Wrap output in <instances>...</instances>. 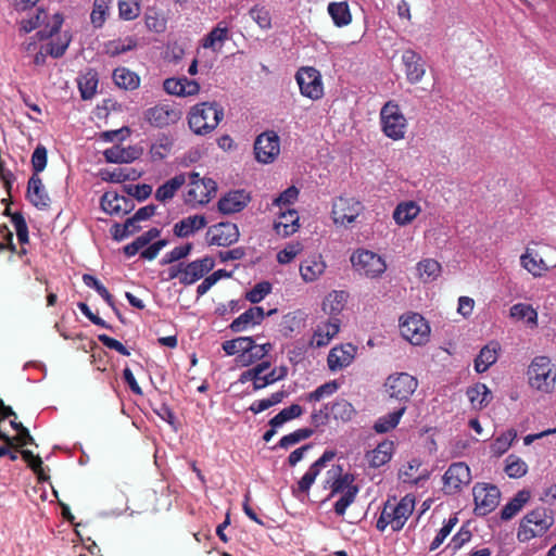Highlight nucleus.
I'll use <instances>...</instances> for the list:
<instances>
[{"label":"nucleus","instance_id":"1","mask_svg":"<svg viewBox=\"0 0 556 556\" xmlns=\"http://www.w3.org/2000/svg\"><path fill=\"white\" fill-rule=\"evenodd\" d=\"M224 118V108L216 101L201 102L193 105L188 113L190 130L198 136L212 132Z\"/></svg>","mask_w":556,"mask_h":556},{"label":"nucleus","instance_id":"2","mask_svg":"<svg viewBox=\"0 0 556 556\" xmlns=\"http://www.w3.org/2000/svg\"><path fill=\"white\" fill-rule=\"evenodd\" d=\"M415 509V497L405 495L399 502L388 500L377 520L376 528L383 532L388 526L394 532L401 531Z\"/></svg>","mask_w":556,"mask_h":556},{"label":"nucleus","instance_id":"3","mask_svg":"<svg viewBox=\"0 0 556 556\" xmlns=\"http://www.w3.org/2000/svg\"><path fill=\"white\" fill-rule=\"evenodd\" d=\"M328 473L330 475L327 479V483L330 484V496L341 494L340 498L334 503V513L338 516H343L346 508L355 501L358 488L354 484V477L352 475H342L340 466L332 468Z\"/></svg>","mask_w":556,"mask_h":556},{"label":"nucleus","instance_id":"4","mask_svg":"<svg viewBox=\"0 0 556 556\" xmlns=\"http://www.w3.org/2000/svg\"><path fill=\"white\" fill-rule=\"evenodd\" d=\"M529 384L544 393H549L556 384V367L549 357L535 356L528 368Z\"/></svg>","mask_w":556,"mask_h":556},{"label":"nucleus","instance_id":"5","mask_svg":"<svg viewBox=\"0 0 556 556\" xmlns=\"http://www.w3.org/2000/svg\"><path fill=\"white\" fill-rule=\"evenodd\" d=\"M552 513L544 507H538L527 514L519 526L517 538L520 542L544 534L553 525Z\"/></svg>","mask_w":556,"mask_h":556},{"label":"nucleus","instance_id":"6","mask_svg":"<svg viewBox=\"0 0 556 556\" xmlns=\"http://www.w3.org/2000/svg\"><path fill=\"white\" fill-rule=\"evenodd\" d=\"M380 125L382 132L394 141L401 140L405 137L407 121L397 103L394 101H388L381 108Z\"/></svg>","mask_w":556,"mask_h":556},{"label":"nucleus","instance_id":"7","mask_svg":"<svg viewBox=\"0 0 556 556\" xmlns=\"http://www.w3.org/2000/svg\"><path fill=\"white\" fill-rule=\"evenodd\" d=\"M418 388V380L407 372L390 375L384 382L388 396L405 405Z\"/></svg>","mask_w":556,"mask_h":556},{"label":"nucleus","instance_id":"8","mask_svg":"<svg viewBox=\"0 0 556 556\" xmlns=\"http://www.w3.org/2000/svg\"><path fill=\"white\" fill-rule=\"evenodd\" d=\"M351 263L356 271L369 278L379 277L387 269L384 260L368 250H357L354 252L351 256Z\"/></svg>","mask_w":556,"mask_h":556},{"label":"nucleus","instance_id":"9","mask_svg":"<svg viewBox=\"0 0 556 556\" xmlns=\"http://www.w3.org/2000/svg\"><path fill=\"white\" fill-rule=\"evenodd\" d=\"M401 334L414 345H420L428 341L430 327L425 318L413 313L402 318L400 324Z\"/></svg>","mask_w":556,"mask_h":556},{"label":"nucleus","instance_id":"10","mask_svg":"<svg viewBox=\"0 0 556 556\" xmlns=\"http://www.w3.org/2000/svg\"><path fill=\"white\" fill-rule=\"evenodd\" d=\"M280 153V138L274 130L260 134L254 141L255 160L262 164H270Z\"/></svg>","mask_w":556,"mask_h":556},{"label":"nucleus","instance_id":"11","mask_svg":"<svg viewBox=\"0 0 556 556\" xmlns=\"http://www.w3.org/2000/svg\"><path fill=\"white\" fill-rule=\"evenodd\" d=\"M472 495L475 501V513L479 516H485L497 507L501 492L496 485L477 483L472 489Z\"/></svg>","mask_w":556,"mask_h":556},{"label":"nucleus","instance_id":"12","mask_svg":"<svg viewBox=\"0 0 556 556\" xmlns=\"http://www.w3.org/2000/svg\"><path fill=\"white\" fill-rule=\"evenodd\" d=\"M364 206L355 198L339 197L332 204V218L336 224L353 223L362 213Z\"/></svg>","mask_w":556,"mask_h":556},{"label":"nucleus","instance_id":"13","mask_svg":"<svg viewBox=\"0 0 556 556\" xmlns=\"http://www.w3.org/2000/svg\"><path fill=\"white\" fill-rule=\"evenodd\" d=\"M239 237L238 226L230 222H220L212 225L206 232L210 245L230 247L239 240Z\"/></svg>","mask_w":556,"mask_h":556},{"label":"nucleus","instance_id":"14","mask_svg":"<svg viewBox=\"0 0 556 556\" xmlns=\"http://www.w3.org/2000/svg\"><path fill=\"white\" fill-rule=\"evenodd\" d=\"M262 337L263 334L247 337L250 342L247 344V352L238 355L237 365L239 367H250L269 355L274 349V344L270 342L257 343V340Z\"/></svg>","mask_w":556,"mask_h":556},{"label":"nucleus","instance_id":"15","mask_svg":"<svg viewBox=\"0 0 556 556\" xmlns=\"http://www.w3.org/2000/svg\"><path fill=\"white\" fill-rule=\"evenodd\" d=\"M444 491L455 494L471 481L470 469L465 463H453L443 476Z\"/></svg>","mask_w":556,"mask_h":556},{"label":"nucleus","instance_id":"16","mask_svg":"<svg viewBox=\"0 0 556 556\" xmlns=\"http://www.w3.org/2000/svg\"><path fill=\"white\" fill-rule=\"evenodd\" d=\"M251 195L244 189H236L226 192L217 202L218 211L224 215L239 213L247 207Z\"/></svg>","mask_w":556,"mask_h":556},{"label":"nucleus","instance_id":"17","mask_svg":"<svg viewBox=\"0 0 556 556\" xmlns=\"http://www.w3.org/2000/svg\"><path fill=\"white\" fill-rule=\"evenodd\" d=\"M180 111L175 110L167 104L155 105L144 112L146 121L156 128H163L170 124H175L180 118Z\"/></svg>","mask_w":556,"mask_h":556},{"label":"nucleus","instance_id":"18","mask_svg":"<svg viewBox=\"0 0 556 556\" xmlns=\"http://www.w3.org/2000/svg\"><path fill=\"white\" fill-rule=\"evenodd\" d=\"M357 353V346L352 343L333 346L327 357L328 368L331 371L341 370L352 364Z\"/></svg>","mask_w":556,"mask_h":556},{"label":"nucleus","instance_id":"19","mask_svg":"<svg viewBox=\"0 0 556 556\" xmlns=\"http://www.w3.org/2000/svg\"><path fill=\"white\" fill-rule=\"evenodd\" d=\"M26 199L40 211L49 208L51 199L38 175H31L27 182Z\"/></svg>","mask_w":556,"mask_h":556},{"label":"nucleus","instance_id":"20","mask_svg":"<svg viewBox=\"0 0 556 556\" xmlns=\"http://www.w3.org/2000/svg\"><path fill=\"white\" fill-rule=\"evenodd\" d=\"M264 318L265 309L262 306H251L230 323L229 329L235 333L243 332L250 326L261 325Z\"/></svg>","mask_w":556,"mask_h":556},{"label":"nucleus","instance_id":"21","mask_svg":"<svg viewBox=\"0 0 556 556\" xmlns=\"http://www.w3.org/2000/svg\"><path fill=\"white\" fill-rule=\"evenodd\" d=\"M402 61L405 66L407 80L410 84L419 83L426 73L422 58L414 50L408 49L403 52Z\"/></svg>","mask_w":556,"mask_h":556},{"label":"nucleus","instance_id":"22","mask_svg":"<svg viewBox=\"0 0 556 556\" xmlns=\"http://www.w3.org/2000/svg\"><path fill=\"white\" fill-rule=\"evenodd\" d=\"M299 227V214L295 210L288 208L281 212L278 219L274 222V230L281 238L293 235Z\"/></svg>","mask_w":556,"mask_h":556},{"label":"nucleus","instance_id":"23","mask_svg":"<svg viewBox=\"0 0 556 556\" xmlns=\"http://www.w3.org/2000/svg\"><path fill=\"white\" fill-rule=\"evenodd\" d=\"M520 266L534 278H541L548 271L546 263L542 262V258L538 257L536 250L530 247H527L520 255Z\"/></svg>","mask_w":556,"mask_h":556},{"label":"nucleus","instance_id":"24","mask_svg":"<svg viewBox=\"0 0 556 556\" xmlns=\"http://www.w3.org/2000/svg\"><path fill=\"white\" fill-rule=\"evenodd\" d=\"M207 220L204 215H192L177 222L173 227V233L178 238H188L194 232L206 227Z\"/></svg>","mask_w":556,"mask_h":556},{"label":"nucleus","instance_id":"25","mask_svg":"<svg viewBox=\"0 0 556 556\" xmlns=\"http://www.w3.org/2000/svg\"><path fill=\"white\" fill-rule=\"evenodd\" d=\"M138 47V38L136 36H126L124 38L112 39L103 43V52L116 58L123 53L132 51Z\"/></svg>","mask_w":556,"mask_h":556},{"label":"nucleus","instance_id":"26","mask_svg":"<svg viewBox=\"0 0 556 556\" xmlns=\"http://www.w3.org/2000/svg\"><path fill=\"white\" fill-rule=\"evenodd\" d=\"M341 326V320L338 316H330L328 320L320 321L315 329V337H317V346L327 345L332 338H334Z\"/></svg>","mask_w":556,"mask_h":556},{"label":"nucleus","instance_id":"27","mask_svg":"<svg viewBox=\"0 0 556 556\" xmlns=\"http://www.w3.org/2000/svg\"><path fill=\"white\" fill-rule=\"evenodd\" d=\"M229 28L225 22H219L203 38L202 46L205 49L219 51L225 40L228 39Z\"/></svg>","mask_w":556,"mask_h":556},{"label":"nucleus","instance_id":"28","mask_svg":"<svg viewBox=\"0 0 556 556\" xmlns=\"http://www.w3.org/2000/svg\"><path fill=\"white\" fill-rule=\"evenodd\" d=\"M161 229L152 227L138 236L132 242L123 247V253L127 258H130L139 253V251L150 244L154 239L159 238Z\"/></svg>","mask_w":556,"mask_h":556},{"label":"nucleus","instance_id":"29","mask_svg":"<svg viewBox=\"0 0 556 556\" xmlns=\"http://www.w3.org/2000/svg\"><path fill=\"white\" fill-rule=\"evenodd\" d=\"M468 400L473 409L481 410L489 405L492 400V392L484 383H476L466 391Z\"/></svg>","mask_w":556,"mask_h":556},{"label":"nucleus","instance_id":"30","mask_svg":"<svg viewBox=\"0 0 556 556\" xmlns=\"http://www.w3.org/2000/svg\"><path fill=\"white\" fill-rule=\"evenodd\" d=\"M420 213V206L415 201H405L396 205L393 219L399 226L410 224Z\"/></svg>","mask_w":556,"mask_h":556},{"label":"nucleus","instance_id":"31","mask_svg":"<svg viewBox=\"0 0 556 556\" xmlns=\"http://www.w3.org/2000/svg\"><path fill=\"white\" fill-rule=\"evenodd\" d=\"M99 74L94 68H87L77 81L78 90L83 100H91L97 93Z\"/></svg>","mask_w":556,"mask_h":556},{"label":"nucleus","instance_id":"32","mask_svg":"<svg viewBox=\"0 0 556 556\" xmlns=\"http://www.w3.org/2000/svg\"><path fill=\"white\" fill-rule=\"evenodd\" d=\"M500 344L497 342H490L483 346L475 359V369L481 374L486 371L496 361Z\"/></svg>","mask_w":556,"mask_h":556},{"label":"nucleus","instance_id":"33","mask_svg":"<svg viewBox=\"0 0 556 556\" xmlns=\"http://www.w3.org/2000/svg\"><path fill=\"white\" fill-rule=\"evenodd\" d=\"M112 78L115 85L124 90H135L140 86V77L127 67L119 66L113 71Z\"/></svg>","mask_w":556,"mask_h":556},{"label":"nucleus","instance_id":"34","mask_svg":"<svg viewBox=\"0 0 556 556\" xmlns=\"http://www.w3.org/2000/svg\"><path fill=\"white\" fill-rule=\"evenodd\" d=\"M327 10L337 27H344L351 24L352 14L346 1L330 2Z\"/></svg>","mask_w":556,"mask_h":556},{"label":"nucleus","instance_id":"35","mask_svg":"<svg viewBox=\"0 0 556 556\" xmlns=\"http://www.w3.org/2000/svg\"><path fill=\"white\" fill-rule=\"evenodd\" d=\"M349 293L345 291H332L323 301V311L329 316H338L344 308Z\"/></svg>","mask_w":556,"mask_h":556},{"label":"nucleus","instance_id":"36","mask_svg":"<svg viewBox=\"0 0 556 556\" xmlns=\"http://www.w3.org/2000/svg\"><path fill=\"white\" fill-rule=\"evenodd\" d=\"M186 178L184 174H178L173 178L159 186L155 191V199L160 202H166L174 198L177 190L185 184Z\"/></svg>","mask_w":556,"mask_h":556},{"label":"nucleus","instance_id":"37","mask_svg":"<svg viewBox=\"0 0 556 556\" xmlns=\"http://www.w3.org/2000/svg\"><path fill=\"white\" fill-rule=\"evenodd\" d=\"M406 412V405H402L397 409L381 416L377 419V421L374 425V430L377 433H387L390 430L394 429L399 424Z\"/></svg>","mask_w":556,"mask_h":556},{"label":"nucleus","instance_id":"38","mask_svg":"<svg viewBox=\"0 0 556 556\" xmlns=\"http://www.w3.org/2000/svg\"><path fill=\"white\" fill-rule=\"evenodd\" d=\"M313 435V428L305 427L294 430L289 434L283 435L280 440L270 447L271 451H276L278 448L288 450L289 447L300 443L303 440H306Z\"/></svg>","mask_w":556,"mask_h":556},{"label":"nucleus","instance_id":"39","mask_svg":"<svg viewBox=\"0 0 556 556\" xmlns=\"http://www.w3.org/2000/svg\"><path fill=\"white\" fill-rule=\"evenodd\" d=\"M530 492L526 490L519 491L501 510V518L504 520L511 519L529 501Z\"/></svg>","mask_w":556,"mask_h":556},{"label":"nucleus","instance_id":"40","mask_svg":"<svg viewBox=\"0 0 556 556\" xmlns=\"http://www.w3.org/2000/svg\"><path fill=\"white\" fill-rule=\"evenodd\" d=\"M301 94L313 99V66H302L295 74Z\"/></svg>","mask_w":556,"mask_h":556},{"label":"nucleus","instance_id":"41","mask_svg":"<svg viewBox=\"0 0 556 556\" xmlns=\"http://www.w3.org/2000/svg\"><path fill=\"white\" fill-rule=\"evenodd\" d=\"M144 24L150 31L161 34L165 31L167 21L162 12L155 8H149L144 13Z\"/></svg>","mask_w":556,"mask_h":556},{"label":"nucleus","instance_id":"42","mask_svg":"<svg viewBox=\"0 0 556 556\" xmlns=\"http://www.w3.org/2000/svg\"><path fill=\"white\" fill-rule=\"evenodd\" d=\"M63 22H64L63 14L59 13V12L54 13L51 17V21L43 24L41 29H39L36 33V37L39 40H47V39L53 38L55 35H58L60 33Z\"/></svg>","mask_w":556,"mask_h":556},{"label":"nucleus","instance_id":"43","mask_svg":"<svg viewBox=\"0 0 556 556\" xmlns=\"http://www.w3.org/2000/svg\"><path fill=\"white\" fill-rule=\"evenodd\" d=\"M417 270L425 282L433 281L441 273V264L433 258H426L417 264Z\"/></svg>","mask_w":556,"mask_h":556},{"label":"nucleus","instance_id":"44","mask_svg":"<svg viewBox=\"0 0 556 556\" xmlns=\"http://www.w3.org/2000/svg\"><path fill=\"white\" fill-rule=\"evenodd\" d=\"M504 471L509 478L518 479L528 472V465L519 456L510 454L505 459Z\"/></svg>","mask_w":556,"mask_h":556},{"label":"nucleus","instance_id":"45","mask_svg":"<svg viewBox=\"0 0 556 556\" xmlns=\"http://www.w3.org/2000/svg\"><path fill=\"white\" fill-rule=\"evenodd\" d=\"M232 277V271H228L227 269L219 268L213 271L211 275L206 276L200 285L197 287V298L203 296L215 283H217L222 279H227Z\"/></svg>","mask_w":556,"mask_h":556},{"label":"nucleus","instance_id":"46","mask_svg":"<svg viewBox=\"0 0 556 556\" xmlns=\"http://www.w3.org/2000/svg\"><path fill=\"white\" fill-rule=\"evenodd\" d=\"M4 215L11 216V222L15 228L18 242L21 244H27L29 242L28 226L22 212L10 214V211L7 208Z\"/></svg>","mask_w":556,"mask_h":556},{"label":"nucleus","instance_id":"47","mask_svg":"<svg viewBox=\"0 0 556 556\" xmlns=\"http://www.w3.org/2000/svg\"><path fill=\"white\" fill-rule=\"evenodd\" d=\"M71 41L72 36L67 31L63 33L47 45V53L53 59H60L65 54Z\"/></svg>","mask_w":556,"mask_h":556},{"label":"nucleus","instance_id":"48","mask_svg":"<svg viewBox=\"0 0 556 556\" xmlns=\"http://www.w3.org/2000/svg\"><path fill=\"white\" fill-rule=\"evenodd\" d=\"M303 414V408L300 404H291L288 407L281 409L269 420L280 429L285 424L300 417Z\"/></svg>","mask_w":556,"mask_h":556},{"label":"nucleus","instance_id":"49","mask_svg":"<svg viewBox=\"0 0 556 556\" xmlns=\"http://www.w3.org/2000/svg\"><path fill=\"white\" fill-rule=\"evenodd\" d=\"M517 438V432L514 429H509L498 435L492 443H491V452L494 456H501L503 455L511 445L514 440Z\"/></svg>","mask_w":556,"mask_h":556},{"label":"nucleus","instance_id":"50","mask_svg":"<svg viewBox=\"0 0 556 556\" xmlns=\"http://www.w3.org/2000/svg\"><path fill=\"white\" fill-rule=\"evenodd\" d=\"M111 2L112 0L93 1L90 21L94 28H101L104 25Z\"/></svg>","mask_w":556,"mask_h":556},{"label":"nucleus","instance_id":"51","mask_svg":"<svg viewBox=\"0 0 556 556\" xmlns=\"http://www.w3.org/2000/svg\"><path fill=\"white\" fill-rule=\"evenodd\" d=\"M182 268L184 273L180 278V283L182 286H191L195 283L198 280L204 278L202 269H200L195 260L191 262H184Z\"/></svg>","mask_w":556,"mask_h":556},{"label":"nucleus","instance_id":"52","mask_svg":"<svg viewBox=\"0 0 556 556\" xmlns=\"http://www.w3.org/2000/svg\"><path fill=\"white\" fill-rule=\"evenodd\" d=\"M273 290V285L269 281L263 280L254 285L245 293V299L252 303L257 304L263 301Z\"/></svg>","mask_w":556,"mask_h":556},{"label":"nucleus","instance_id":"53","mask_svg":"<svg viewBox=\"0 0 556 556\" xmlns=\"http://www.w3.org/2000/svg\"><path fill=\"white\" fill-rule=\"evenodd\" d=\"M249 342L250 340L247 339V337H238L223 342L222 349L226 355L236 356L235 362L237 363L238 355L247 352V344H249Z\"/></svg>","mask_w":556,"mask_h":556},{"label":"nucleus","instance_id":"54","mask_svg":"<svg viewBox=\"0 0 556 556\" xmlns=\"http://www.w3.org/2000/svg\"><path fill=\"white\" fill-rule=\"evenodd\" d=\"M30 163L33 168L31 175L39 176V174L45 170L48 164V150L43 144H37L33 151Z\"/></svg>","mask_w":556,"mask_h":556},{"label":"nucleus","instance_id":"55","mask_svg":"<svg viewBox=\"0 0 556 556\" xmlns=\"http://www.w3.org/2000/svg\"><path fill=\"white\" fill-rule=\"evenodd\" d=\"M313 484V464L307 468L303 477L298 481L295 486H292V494L304 501L308 496L309 489Z\"/></svg>","mask_w":556,"mask_h":556},{"label":"nucleus","instance_id":"56","mask_svg":"<svg viewBox=\"0 0 556 556\" xmlns=\"http://www.w3.org/2000/svg\"><path fill=\"white\" fill-rule=\"evenodd\" d=\"M140 14V3L137 0H118V16L123 21H134Z\"/></svg>","mask_w":556,"mask_h":556},{"label":"nucleus","instance_id":"57","mask_svg":"<svg viewBox=\"0 0 556 556\" xmlns=\"http://www.w3.org/2000/svg\"><path fill=\"white\" fill-rule=\"evenodd\" d=\"M510 316L518 320H527L528 323H536L538 313L529 304L517 303L510 307Z\"/></svg>","mask_w":556,"mask_h":556},{"label":"nucleus","instance_id":"58","mask_svg":"<svg viewBox=\"0 0 556 556\" xmlns=\"http://www.w3.org/2000/svg\"><path fill=\"white\" fill-rule=\"evenodd\" d=\"M391 456V444L381 443L370 453L369 464L371 467H380L387 464Z\"/></svg>","mask_w":556,"mask_h":556},{"label":"nucleus","instance_id":"59","mask_svg":"<svg viewBox=\"0 0 556 556\" xmlns=\"http://www.w3.org/2000/svg\"><path fill=\"white\" fill-rule=\"evenodd\" d=\"M173 141L168 136L162 135L156 143H153L150 148V154L153 161H162L166 157L170 151Z\"/></svg>","mask_w":556,"mask_h":556},{"label":"nucleus","instance_id":"60","mask_svg":"<svg viewBox=\"0 0 556 556\" xmlns=\"http://www.w3.org/2000/svg\"><path fill=\"white\" fill-rule=\"evenodd\" d=\"M123 191L129 197L136 199L138 202L146 201L152 193V186L148 184L139 185H124Z\"/></svg>","mask_w":556,"mask_h":556},{"label":"nucleus","instance_id":"61","mask_svg":"<svg viewBox=\"0 0 556 556\" xmlns=\"http://www.w3.org/2000/svg\"><path fill=\"white\" fill-rule=\"evenodd\" d=\"M152 410L157 417L167 422L173 428V430L177 431V418L175 416L174 410L169 407L167 403L162 402L159 405H152Z\"/></svg>","mask_w":556,"mask_h":556},{"label":"nucleus","instance_id":"62","mask_svg":"<svg viewBox=\"0 0 556 556\" xmlns=\"http://www.w3.org/2000/svg\"><path fill=\"white\" fill-rule=\"evenodd\" d=\"M23 459L28 464V467L38 476L40 481H45L47 477L43 472L42 459L39 455H34L29 450L21 451Z\"/></svg>","mask_w":556,"mask_h":556},{"label":"nucleus","instance_id":"63","mask_svg":"<svg viewBox=\"0 0 556 556\" xmlns=\"http://www.w3.org/2000/svg\"><path fill=\"white\" fill-rule=\"evenodd\" d=\"M252 20L263 29H269L271 27V16L268 10L264 7L254 5L249 11Z\"/></svg>","mask_w":556,"mask_h":556},{"label":"nucleus","instance_id":"64","mask_svg":"<svg viewBox=\"0 0 556 556\" xmlns=\"http://www.w3.org/2000/svg\"><path fill=\"white\" fill-rule=\"evenodd\" d=\"M539 258L546 263L547 270L556 268V247L549 244H543L535 249Z\"/></svg>","mask_w":556,"mask_h":556}]
</instances>
